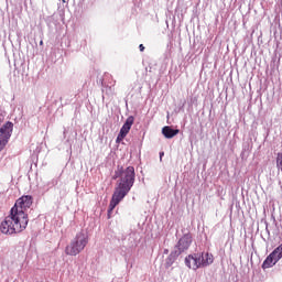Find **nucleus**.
Listing matches in <instances>:
<instances>
[{
  "instance_id": "dca6fc26",
  "label": "nucleus",
  "mask_w": 282,
  "mask_h": 282,
  "mask_svg": "<svg viewBox=\"0 0 282 282\" xmlns=\"http://www.w3.org/2000/svg\"><path fill=\"white\" fill-rule=\"evenodd\" d=\"M50 184H52V186H56V184H58V181L53 180L51 183H48V186H50Z\"/></svg>"
},
{
  "instance_id": "412c9836",
  "label": "nucleus",
  "mask_w": 282,
  "mask_h": 282,
  "mask_svg": "<svg viewBox=\"0 0 282 282\" xmlns=\"http://www.w3.org/2000/svg\"><path fill=\"white\" fill-rule=\"evenodd\" d=\"M67 134V129L64 128V138Z\"/></svg>"
},
{
  "instance_id": "9b49d317",
  "label": "nucleus",
  "mask_w": 282,
  "mask_h": 282,
  "mask_svg": "<svg viewBox=\"0 0 282 282\" xmlns=\"http://www.w3.org/2000/svg\"><path fill=\"white\" fill-rule=\"evenodd\" d=\"M180 254H182V253L176 251V249H174L173 251L170 252V254L165 259V263H164L165 270H169V268H171L173 265V263H175V261H177Z\"/></svg>"
},
{
  "instance_id": "7ed1b4c3",
  "label": "nucleus",
  "mask_w": 282,
  "mask_h": 282,
  "mask_svg": "<svg viewBox=\"0 0 282 282\" xmlns=\"http://www.w3.org/2000/svg\"><path fill=\"white\" fill-rule=\"evenodd\" d=\"M87 243H89V236L85 231H79L65 247V254L67 257H78L87 248Z\"/></svg>"
},
{
  "instance_id": "ddd939ff",
  "label": "nucleus",
  "mask_w": 282,
  "mask_h": 282,
  "mask_svg": "<svg viewBox=\"0 0 282 282\" xmlns=\"http://www.w3.org/2000/svg\"><path fill=\"white\" fill-rule=\"evenodd\" d=\"M162 133L164 138H166L167 140H171L172 138H175L177 133H180V129H173L171 128V126H165L162 129Z\"/></svg>"
},
{
  "instance_id": "a211bd4d",
  "label": "nucleus",
  "mask_w": 282,
  "mask_h": 282,
  "mask_svg": "<svg viewBox=\"0 0 282 282\" xmlns=\"http://www.w3.org/2000/svg\"><path fill=\"white\" fill-rule=\"evenodd\" d=\"M163 254H169V249H164Z\"/></svg>"
},
{
  "instance_id": "6ab92c4d",
  "label": "nucleus",
  "mask_w": 282,
  "mask_h": 282,
  "mask_svg": "<svg viewBox=\"0 0 282 282\" xmlns=\"http://www.w3.org/2000/svg\"><path fill=\"white\" fill-rule=\"evenodd\" d=\"M106 83L111 85V79H106Z\"/></svg>"
},
{
  "instance_id": "0eeeda50",
  "label": "nucleus",
  "mask_w": 282,
  "mask_h": 282,
  "mask_svg": "<svg viewBox=\"0 0 282 282\" xmlns=\"http://www.w3.org/2000/svg\"><path fill=\"white\" fill-rule=\"evenodd\" d=\"M12 131H14V123L12 121H7L0 128V152L6 149L8 142H10V138H12Z\"/></svg>"
},
{
  "instance_id": "9d476101",
  "label": "nucleus",
  "mask_w": 282,
  "mask_h": 282,
  "mask_svg": "<svg viewBox=\"0 0 282 282\" xmlns=\"http://www.w3.org/2000/svg\"><path fill=\"white\" fill-rule=\"evenodd\" d=\"M133 122H135V117L129 116L119 131L121 132V135L129 134V131H131V127H133Z\"/></svg>"
},
{
  "instance_id": "f03ea898",
  "label": "nucleus",
  "mask_w": 282,
  "mask_h": 282,
  "mask_svg": "<svg viewBox=\"0 0 282 282\" xmlns=\"http://www.w3.org/2000/svg\"><path fill=\"white\" fill-rule=\"evenodd\" d=\"M28 224H30V220L21 218L14 209H10V215L0 224V231L2 235H19L28 228Z\"/></svg>"
},
{
  "instance_id": "423d86ee",
  "label": "nucleus",
  "mask_w": 282,
  "mask_h": 282,
  "mask_svg": "<svg viewBox=\"0 0 282 282\" xmlns=\"http://www.w3.org/2000/svg\"><path fill=\"white\" fill-rule=\"evenodd\" d=\"M113 87H116V80L113 79V76H111V74H105L101 80L102 100L113 96V91H116Z\"/></svg>"
},
{
  "instance_id": "aec40b11",
  "label": "nucleus",
  "mask_w": 282,
  "mask_h": 282,
  "mask_svg": "<svg viewBox=\"0 0 282 282\" xmlns=\"http://www.w3.org/2000/svg\"><path fill=\"white\" fill-rule=\"evenodd\" d=\"M267 234L270 235V229H268V225L265 227Z\"/></svg>"
},
{
  "instance_id": "39448f33",
  "label": "nucleus",
  "mask_w": 282,
  "mask_h": 282,
  "mask_svg": "<svg viewBox=\"0 0 282 282\" xmlns=\"http://www.w3.org/2000/svg\"><path fill=\"white\" fill-rule=\"evenodd\" d=\"M32 204H34V198L32 197V195H24L17 199L11 210H14V213H17V215H19L25 221H30V219L28 218V213H25V210H28V208H31Z\"/></svg>"
},
{
  "instance_id": "4468645a",
  "label": "nucleus",
  "mask_w": 282,
  "mask_h": 282,
  "mask_svg": "<svg viewBox=\"0 0 282 282\" xmlns=\"http://www.w3.org/2000/svg\"><path fill=\"white\" fill-rule=\"evenodd\" d=\"M271 254L275 258V261H281L282 259V243L278 246Z\"/></svg>"
},
{
  "instance_id": "2eb2a0df",
  "label": "nucleus",
  "mask_w": 282,
  "mask_h": 282,
  "mask_svg": "<svg viewBox=\"0 0 282 282\" xmlns=\"http://www.w3.org/2000/svg\"><path fill=\"white\" fill-rule=\"evenodd\" d=\"M126 138H127V134L122 135V132H119V134L117 137V142H122Z\"/></svg>"
},
{
  "instance_id": "6e6552de",
  "label": "nucleus",
  "mask_w": 282,
  "mask_h": 282,
  "mask_svg": "<svg viewBox=\"0 0 282 282\" xmlns=\"http://www.w3.org/2000/svg\"><path fill=\"white\" fill-rule=\"evenodd\" d=\"M192 243H193V234L191 232L184 234L176 242L174 247L175 251L182 254L183 252H186L188 248H191Z\"/></svg>"
},
{
  "instance_id": "b1692460",
  "label": "nucleus",
  "mask_w": 282,
  "mask_h": 282,
  "mask_svg": "<svg viewBox=\"0 0 282 282\" xmlns=\"http://www.w3.org/2000/svg\"><path fill=\"white\" fill-rule=\"evenodd\" d=\"M40 45H43V41L40 42Z\"/></svg>"
},
{
  "instance_id": "393cba45",
  "label": "nucleus",
  "mask_w": 282,
  "mask_h": 282,
  "mask_svg": "<svg viewBox=\"0 0 282 282\" xmlns=\"http://www.w3.org/2000/svg\"><path fill=\"white\" fill-rule=\"evenodd\" d=\"M63 1V3H65V0H62Z\"/></svg>"
},
{
  "instance_id": "f257e3e1",
  "label": "nucleus",
  "mask_w": 282,
  "mask_h": 282,
  "mask_svg": "<svg viewBox=\"0 0 282 282\" xmlns=\"http://www.w3.org/2000/svg\"><path fill=\"white\" fill-rule=\"evenodd\" d=\"M112 180H118L115 191L123 193V195H129L133 184H135V167L129 165L124 167L122 165H117Z\"/></svg>"
},
{
  "instance_id": "f3484780",
  "label": "nucleus",
  "mask_w": 282,
  "mask_h": 282,
  "mask_svg": "<svg viewBox=\"0 0 282 282\" xmlns=\"http://www.w3.org/2000/svg\"><path fill=\"white\" fill-rule=\"evenodd\" d=\"M139 50H140V52H144V44H140Z\"/></svg>"
},
{
  "instance_id": "1a4fd4ad",
  "label": "nucleus",
  "mask_w": 282,
  "mask_h": 282,
  "mask_svg": "<svg viewBox=\"0 0 282 282\" xmlns=\"http://www.w3.org/2000/svg\"><path fill=\"white\" fill-rule=\"evenodd\" d=\"M123 197H127V194H123L122 192H118V189H115L108 207V219L111 218V213H113V209L121 203Z\"/></svg>"
},
{
  "instance_id": "5701e85b",
  "label": "nucleus",
  "mask_w": 282,
  "mask_h": 282,
  "mask_svg": "<svg viewBox=\"0 0 282 282\" xmlns=\"http://www.w3.org/2000/svg\"><path fill=\"white\" fill-rule=\"evenodd\" d=\"M52 19V17H48L47 19H46V21H50Z\"/></svg>"
},
{
  "instance_id": "f8f14e48",
  "label": "nucleus",
  "mask_w": 282,
  "mask_h": 282,
  "mask_svg": "<svg viewBox=\"0 0 282 282\" xmlns=\"http://www.w3.org/2000/svg\"><path fill=\"white\" fill-rule=\"evenodd\" d=\"M276 263H279V260H276V258L272 253H270L263 261L261 268L262 270H268L270 268H274Z\"/></svg>"
},
{
  "instance_id": "20e7f679",
  "label": "nucleus",
  "mask_w": 282,
  "mask_h": 282,
  "mask_svg": "<svg viewBox=\"0 0 282 282\" xmlns=\"http://www.w3.org/2000/svg\"><path fill=\"white\" fill-rule=\"evenodd\" d=\"M213 261V254L208 252H197L188 254L185 258V265L189 268V270H199V268H208Z\"/></svg>"
},
{
  "instance_id": "4be33fe9",
  "label": "nucleus",
  "mask_w": 282,
  "mask_h": 282,
  "mask_svg": "<svg viewBox=\"0 0 282 282\" xmlns=\"http://www.w3.org/2000/svg\"><path fill=\"white\" fill-rule=\"evenodd\" d=\"M162 155H164V152H160V158H161V160H162Z\"/></svg>"
}]
</instances>
